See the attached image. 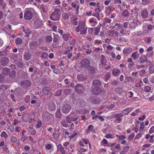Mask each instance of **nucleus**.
Wrapping results in <instances>:
<instances>
[{
	"label": "nucleus",
	"instance_id": "obj_1",
	"mask_svg": "<svg viewBox=\"0 0 154 154\" xmlns=\"http://www.w3.org/2000/svg\"><path fill=\"white\" fill-rule=\"evenodd\" d=\"M86 27L85 22L81 21L79 22L78 26L76 27L75 31L77 32H80L81 35L85 34L87 31V29Z\"/></svg>",
	"mask_w": 154,
	"mask_h": 154
},
{
	"label": "nucleus",
	"instance_id": "obj_2",
	"mask_svg": "<svg viewBox=\"0 0 154 154\" xmlns=\"http://www.w3.org/2000/svg\"><path fill=\"white\" fill-rule=\"evenodd\" d=\"M60 14L58 10L55 11L50 15V17L51 20H57L59 19Z\"/></svg>",
	"mask_w": 154,
	"mask_h": 154
},
{
	"label": "nucleus",
	"instance_id": "obj_3",
	"mask_svg": "<svg viewBox=\"0 0 154 154\" xmlns=\"http://www.w3.org/2000/svg\"><path fill=\"white\" fill-rule=\"evenodd\" d=\"M122 116H123V114L121 113L114 115L113 116V118L116 119L114 121L117 123H120L121 122L122 120L121 117Z\"/></svg>",
	"mask_w": 154,
	"mask_h": 154
},
{
	"label": "nucleus",
	"instance_id": "obj_4",
	"mask_svg": "<svg viewBox=\"0 0 154 154\" xmlns=\"http://www.w3.org/2000/svg\"><path fill=\"white\" fill-rule=\"evenodd\" d=\"M81 64L82 67L84 68H87L89 66L90 62L88 59H85L81 61Z\"/></svg>",
	"mask_w": 154,
	"mask_h": 154
},
{
	"label": "nucleus",
	"instance_id": "obj_5",
	"mask_svg": "<svg viewBox=\"0 0 154 154\" xmlns=\"http://www.w3.org/2000/svg\"><path fill=\"white\" fill-rule=\"evenodd\" d=\"M32 17V12L30 11H27L24 13V17L26 20H30Z\"/></svg>",
	"mask_w": 154,
	"mask_h": 154
},
{
	"label": "nucleus",
	"instance_id": "obj_6",
	"mask_svg": "<svg viewBox=\"0 0 154 154\" xmlns=\"http://www.w3.org/2000/svg\"><path fill=\"white\" fill-rule=\"evenodd\" d=\"M71 109V106L68 104L64 106L62 108L63 112L65 113H67Z\"/></svg>",
	"mask_w": 154,
	"mask_h": 154
},
{
	"label": "nucleus",
	"instance_id": "obj_7",
	"mask_svg": "<svg viewBox=\"0 0 154 154\" xmlns=\"http://www.w3.org/2000/svg\"><path fill=\"white\" fill-rule=\"evenodd\" d=\"M9 61V59L7 57H2L1 60V64L3 66H6Z\"/></svg>",
	"mask_w": 154,
	"mask_h": 154
},
{
	"label": "nucleus",
	"instance_id": "obj_8",
	"mask_svg": "<svg viewBox=\"0 0 154 154\" xmlns=\"http://www.w3.org/2000/svg\"><path fill=\"white\" fill-rule=\"evenodd\" d=\"M75 90L78 93H80L83 89V86L80 84H77L75 88Z\"/></svg>",
	"mask_w": 154,
	"mask_h": 154
},
{
	"label": "nucleus",
	"instance_id": "obj_9",
	"mask_svg": "<svg viewBox=\"0 0 154 154\" xmlns=\"http://www.w3.org/2000/svg\"><path fill=\"white\" fill-rule=\"evenodd\" d=\"M133 108L132 107L127 108L123 110L122 111V114L124 115L128 114L131 112L133 110Z\"/></svg>",
	"mask_w": 154,
	"mask_h": 154
},
{
	"label": "nucleus",
	"instance_id": "obj_10",
	"mask_svg": "<svg viewBox=\"0 0 154 154\" xmlns=\"http://www.w3.org/2000/svg\"><path fill=\"white\" fill-rule=\"evenodd\" d=\"M53 115L48 112H46L44 115V118L45 120H50L52 117Z\"/></svg>",
	"mask_w": 154,
	"mask_h": 154
},
{
	"label": "nucleus",
	"instance_id": "obj_11",
	"mask_svg": "<svg viewBox=\"0 0 154 154\" xmlns=\"http://www.w3.org/2000/svg\"><path fill=\"white\" fill-rule=\"evenodd\" d=\"M77 104L81 107L84 106L85 104V102L83 100H79L77 101Z\"/></svg>",
	"mask_w": 154,
	"mask_h": 154
},
{
	"label": "nucleus",
	"instance_id": "obj_12",
	"mask_svg": "<svg viewBox=\"0 0 154 154\" xmlns=\"http://www.w3.org/2000/svg\"><path fill=\"white\" fill-rule=\"evenodd\" d=\"M51 89L49 87H45L42 89V92L45 95H48L50 92Z\"/></svg>",
	"mask_w": 154,
	"mask_h": 154
},
{
	"label": "nucleus",
	"instance_id": "obj_13",
	"mask_svg": "<svg viewBox=\"0 0 154 154\" xmlns=\"http://www.w3.org/2000/svg\"><path fill=\"white\" fill-rule=\"evenodd\" d=\"M31 54L28 52L25 53L23 55V57L26 60H29L31 59Z\"/></svg>",
	"mask_w": 154,
	"mask_h": 154
},
{
	"label": "nucleus",
	"instance_id": "obj_14",
	"mask_svg": "<svg viewBox=\"0 0 154 154\" xmlns=\"http://www.w3.org/2000/svg\"><path fill=\"white\" fill-rule=\"evenodd\" d=\"M120 73V70L118 69H114L112 70V74L115 76H118Z\"/></svg>",
	"mask_w": 154,
	"mask_h": 154
},
{
	"label": "nucleus",
	"instance_id": "obj_15",
	"mask_svg": "<svg viewBox=\"0 0 154 154\" xmlns=\"http://www.w3.org/2000/svg\"><path fill=\"white\" fill-rule=\"evenodd\" d=\"M21 85L23 87L28 86L30 85V82L29 80L23 81L21 82Z\"/></svg>",
	"mask_w": 154,
	"mask_h": 154
},
{
	"label": "nucleus",
	"instance_id": "obj_16",
	"mask_svg": "<svg viewBox=\"0 0 154 154\" xmlns=\"http://www.w3.org/2000/svg\"><path fill=\"white\" fill-rule=\"evenodd\" d=\"M54 146L51 143H47L45 145V148L46 150H51L53 149Z\"/></svg>",
	"mask_w": 154,
	"mask_h": 154
},
{
	"label": "nucleus",
	"instance_id": "obj_17",
	"mask_svg": "<svg viewBox=\"0 0 154 154\" xmlns=\"http://www.w3.org/2000/svg\"><path fill=\"white\" fill-rule=\"evenodd\" d=\"M135 60L137 59L139 57V55L137 51L133 53L131 56Z\"/></svg>",
	"mask_w": 154,
	"mask_h": 154
},
{
	"label": "nucleus",
	"instance_id": "obj_18",
	"mask_svg": "<svg viewBox=\"0 0 154 154\" xmlns=\"http://www.w3.org/2000/svg\"><path fill=\"white\" fill-rule=\"evenodd\" d=\"M101 89L99 88L96 87L94 88L93 90V93L95 94H98L101 91Z\"/></svg>",
	"mask_w": 154,
	"mask_h": 154
},
{
	"label": "nucleus",
	"instance_id": "obj_19",
	"mask_svg": "<svg viewBox=\"0 0 154 154\" xmlns=\"http://www.w3.org/2000/svg\"><path fill=\"white\" fill-rule=\"evenodd\" d=\"M93 125H90L88 127V129L86 131V133L88 134L92 131H93Z\"/></svg>",
	"mask_w": 154,
	"mask_h": 154
},
{
	"label": "nucleus",
	"instance_id": "obj_20",
	"mask_svg": "<svg viewBox=\"0 0 154 154\" xmlns=\"http://www.w3.org/2000/svg\"><path fill=\"white\" fill-rule=\"evenodd\" d=\"M141 15L144 18H146L147 17L148 13L147 10L146 9L143 11L142 12Z\"/></svg>",
	"mask_w": 154,
	"mask_h": 154
},
{
	"label": "nucleus",
	"instance_id": "obj_21",
	"mask_svg": "<svg viewBox=\"0 0 154 154\" xmlns=\"http://www.w3.org/2000/svg\"><path fill=\"white\" fill-rule=\"evenodd\" d=\"M15 42L17 45H19L22 43V41L20 38H17L15 39Z\"/></svg>",
	"mask_w": 154,
	"mask_h": 154
},
{
	"label": "nucleus",
	"instance_id": "obj_22",
	"mask_svg": "<svg viewBox=\"0 0 154 154\" xmlns=\"http://www.w3.org/2000/svg\"><path fill=\"white\" fill-rule=\"evenodd\" d=\"M61 125L64 127H67L68 126V124L66 123V120L64 119H63L61 122Z\"/></svg>",
	"mask_w": 154,
	"mask_h": 154
},
{
	"label": "nucleus",
	"instance_id": "obj_23",
	"mask_svg": "<svg viewBox=\"0 0 154 154\" xmlns=\"http://www.w3.org/2000/svg\"><path fill=\"white\" fill-rule=\"evenodd\" d=\"M17 66L20 67H21L23 66V61L21 59H20L18 60L17 63Z\"/></svg>",
	"mask_w": 154,
	"mask_h": 154
},
{
	"label": "nucleus",
	"instance_id": "obj_24",
	"mask_svg": "<svg viewBox=\"0 0 154 154\" xmlns=\"http://www.w3.org/2000/svg\"><path fill=\"white\" fill-rule=\"evenodd\" d=\"M9 71V69L7 67H4L3 69L2 72L5 75L8 74Z\"/></svg>",
	"mask_w": 154,
	"mask_h": 154
},
{
	"label": "nucleus",
	"instance_id": "obj_25",
	"mask_svg": "<svg viewBox=\"0 0 154 154\" xmlns=\"http://www.w3.org/2000/svg\"><path fill=\"white\" fill-rule=\"evenodd\" d=\"M144 127L145 125H144V122H141L140 124L139 131L141 132H142Z\"/></svg>",
	"mask_w": 154,
	"mask_h": 154
},
{
	"label": "nucleus",
	"instance_id": "obj_26",
	"mask_svg": "<svg viewBox=\"0 0 154 154\" xmlns=\"http://www.w3.org/2000/svg\"><path fill=\"white\" fill-rule=\"evenodd\" d=\"M58 149L62 154H65V151L64 150V148L62 146H60V147L59 146L57 147Z\"/></svg>",
	"mask_w": 154,
	"mask_h": 154
},
{
	"label": "nucleus",
	"instance_id": "obj_27",
	"mask_svg": "<svg viewBox=\"0 0 154 154\" xmlns=\"http://www.w3.org/2000/svg\"><path fill=\"white\" fill-rule=\"evenodd\" d=\"M144 89L145 92H148L150 91L151 88L149 86H146L144 87Z\"/></svg>",
	"mask_w": 154,
	"mask_h": 154
},
{
	"label": "nucleus",
	"instance_id": "obj_28",
	"mask_svg": "<svg viewBox=\"0 0 154 154\" xmlns=\"http://www.w3.org/2000/svg\"><path fill=\"white\" fill-rule=\"evenodd\" d=\"M132 51V49L131 48H128L125 50L124 51V54H128L130 52Z\"/></svg>",
	"mask_w": 154,
	"mask_h": 154
},
{
	"label": "nucleus",
	"instance_id": "obj_29",
	"mask_svg": "<svg viewBox=\"0 0 154 154\" xmlns=\"http://www.w3.org/2000/svg\"><path fill=\"white\" fill-rule=\"evenodd\" d=\"M93 84L94 86H98L100 84V82L98 80H95L93 81Z\"/></svg>",
	"mask_w": 154,
	"mask_h": 154
},
{
	"label": "nucleus",
	"instance_id": "obj_30",
	"mask_svg": "<svg viewBox=\"0 0 154 154\" xmlns=\"http://www.w3.org/2000/svg\"><path fill=\"white\" fill-rule=\"evenodd\" d=\"M37 43L35 42H33L29 44V46L31 48H33L37 45Z\"/></svg>",
	"mask_w": 154,
	"mask_h": 154
},
{
	"label": "nucleus",
	"instance_id": "obj_31",
	"mask_svg": "<svg viewBox=\"0 0 154 154\" xmlns=\"http://www.w3.org/2000/svg\"><path fill=\"white\" fill-rule=\"evenodd\" d=\"M101 143L103 144L104 145L106 146H108L109 145L107 140L105 139H103Z\"/></svg>",
	"mask_w": 154,
	"mask_h": 154
},
{
	"label": "nucleus",
	"instance_id": "obj_32",
	"mask_svg": "<svg viewBox=\"0 0 154 154\" xmlns=\"http://www.w3.org/2000/svg\"><path fill=\"white\" fill-rule=\"evenodd\" d=\"M55 115L57 118H60L61 116V112L60 110H58L56 112Z\"/></svg>",
	"mask_w": 154,
	"mask_h": 154
},
{
	"label": "nucleus",
	"instance_id": "obj_33",
	"mask_svg": "<svg viewBox=\"0 0 154 154\" xmlns=\"http://www.w3.org/2000/svg\"><path fill=\"white\" fill-rule=\"evenodd\" d=\"M45 40L47 42H50L52 41V38L51 36L48 35L46 37Z\"/></svg>",
	"mask_w": 154,
	"mask_h": 154
},
{
	"label": "nucleus",
	"instance_id": "obj_34",
	"mask_svg": "<svg viewBox=\"0 0 154 154\" xmlns=\"http://www.w3.org/2000/svg\"><path fill=\"white\" fill-rule=\"evenodd\" d=\"M15 74L16 72L13 70H12L10 72L9 76L11 78H14L15 77Z\"/></svg>",
	"mask_w": 154,
	"mask_h": 154
},
{
	"label": "nucleus",
	"instance_id": "obj_35",
	"mask_svg": "<svg viewBox=\"0 0 154 154\" xmlns=\"http://www.w3.org/2000/svg\"><path fill=\"white\" fill-rule=\"evenodd\" d=\"M1 136L2 137L6 138L8 137V135L5 131H3L1 134Z\"/></svg>",
	"mask_w": 154,
	"mask_h": 154
},
{
	"label": "nucleus",
	"instance_id": "obj_36",
	"mask_svg": "<svg viewBox=\"0 0 154 154\" xmlns=\"http://www.w3.org/2000/svg\"><path fill=\"white\" fill-rule=\"evenodd\" d=\"M100 29V27L98 26L95 28V32H94V34L95 35H97Z\"/></svg>",
	"mask_w": 154,
	"mask_h": 154
},
{
	"label": "nucleus",
	"instance_id": "obj_37",
	"mask_svg": "<svg viewBox=\"0 0 154 154\" xmlns=\"http://www.w3.org/2000/svg\"><path fill=\"white\" fill-rule=\"evenodd\" d=\"M78 79L80 81H83L85 80V78H83V75H79L77 77Z\"/></svg>",
	"mask_w": 154,
	"mask_h": 154
},
{
	"label": "nucleus",
	"instance_id": "obj_38",
	"mask_svg": "<svg viewBox=\"0 0 154 154\" xmlns=\"http://www.w3.org/2000/svg\"><path fill=\"white\" fill-rule=\"evenodd\" d=\"M129 15V13L127 10H125L122 12V15L124 16H127Z\"/></svg>",
	"mask_w": 154,
	"mask_h": 154
},
{
	"label": "nucleus",
	"instance_id": "obj_39",
	"mask_svg": "<svg viewBox=\"0 0 154 154\" xmlns=\"http://www.w3.org/2000/svg\"><path fill=\"white\" fill-rule=\"evenodd\" d=\"M69 36V34L68 33L64 34L63 36V38L66 41L68 39Z\"/></svg>",
	"mask_w": 154,
	"mask_h": 154
},
{
	"label": "nucleus",
	"instance_id": "obj_40",
	"mask_svg": "<svg viewBox=\"0 0 154 154\" xmlns=\"http://www.w3.org/2000/svg\"><path fill=\"white\" fill-rule=\"evenodd\" d=\"M11 140L12 143H15L17 142V140L16 137L14 136H12L11 137Z\"/></svg>",
	"mask_w": 154,
	"mask_h": 154
},
{
	"label": "nucleus",
	"instance_id": "obj_41",
	"mask_svg": "<svg viewBox=\"0 0 154 154\" xmlns=\"http://www.w3.org/2000/svg\"><path fill=\"white\" fill-rule=\"evenodd\" d=\"M138 10L137 8H135L134 10L131 9V12L132 13V14H135L136 15H137V12H138Z\"/></svg>",
	"mask_w": 154,
	"mask_h": 154
},
{
	"label": "nucleus",
	"instance_id": "obj_42",
	"mask_svg": "<svg viewBox=\"0 0 154 154\" xmlns=\"http://www.w3.org/2000/svg\"><path fill=\"white\" fill-rule=\"evenodd\" d=\"M139 112V109H137L135 111L132 112L131 113V115L133 116H137Z\"/></svg>",
	"mask_w": 154,
	"mask_h": 154
},
{
	"label": "nucleus",
	"instance_id": "obj_43",
	"mask_svg": "<svg viewBox=\"0 0 154 154\" xmlns=\"http://www.w3.org/2000/svg\"><path fill=\"white\" fill-rule=\"evenodd\" d=\"M66 121L67 123H70L72 121V118L68 116H67L66 117Z\"/></svg>",
	"mask_w": 154,
	"mask_h": 154
},
{
	"label": "nucleus",
	"instance_id": "obj_44",
	"mask_svg": "<svg viewBox=\"0 0 154 154\" xmlns=\"http://www.w3.org/2000/svg\"><path fill=\"white\" fill-rule=\"evenodd\" d=\"M8 128L9 129L11 132H13L14 131V127L12 125H9L8 127Z\"/></svg>",
	"mask_w": 154,
	"mask_h": 154
},
{
	"label": "nucleus",
	"instance_id": "obj_45",
	"mask_svg": "<svg viewBox=\"0 0 154 154\" xmlns=\"http://www.w3.org/2000/svg\"><path fill=\"white\" fill-rule=\"evenodd\" d=\"M129 149L130 147L128 145L125 146L123 147V150H124L126 152L129 150Z\"/></svg>",
	"mask_w": 154,
	"mask_h": 154
},
{
	"label": "nucleus",
	"instance_id": "obj_46",
	"mask_svg": "<svg viewBox=\"0 0 154 154\" xmlns=\"http://www.w3.org/2000/svg\"><path fill=\"white\" fill-rule=\"evenodd\" d=\"M135 136L134 133H132L129 136L128 138L129 140H131L133 139Z\"/></svg>",
	"mask_w": 154,
	"mask_h": 154
},
{
	"label": "nucleus",
	"instance_id": "obj_47",
	"mask_svg": "<svg viewBox=\"0 0 154 154\" xmlns=\"http://www.w3.org/2000/svg\"><path fill=\"white\" fill-rule=\"evenodd\" d=\"M42 122L41 121H39L38 122V124L36 126V128H39L42 125Z\"/></svg>",
	"mask_w": 154,
	"mask_h": 154
},
{
	"label": "nucleus",
	"instance_id": "obj_48",
	"mask_svg": "<svg viewBox=\"0 0 154 154\" xmlns=\"http://www.w3.org/2000/svg\"><path fill=\"white\" fill-rule=\"evenodd\" d=\"M48 55V53L46 52L43 53L42 54L41 56V57L43 58H46Z\"/></svg>",
	"mask_w": 154,
	"mask_h": 154
},
{
	"label": "nucleus",
	"instance_id": "obj_49",
	"mask_svg": "<svg viewBox=\"0 0 154 154\" xmlns=\"http://www.w3.org/2000/svg\"><path fill=\"white\" fill-rule=\"evenodd\" d=\"M61 92V90H58L55 93V95L56 96H59L60 95Z\"/></svg>",
	"mask_w": 154,
	"mask_h": 154
},
{
	"label": "nucleus",
	"instance_id": "obj_50",
	"mask_svg": "<svg viewBox=\"0 0 154 154\" xmlns=\"http://www.w3.org/2000/svg\"><path fill=\"white\" fill-rule=\"evenodd\" d=\"M69 127V130L71 131H72L74 128V124L73 123H72L70 125Z\"/></svg>",
	"mask_w": 154,
	"mask_h": 154
},
{
	"label": "nucleus",
	"instance_id": "obj_51",
	"mask_svg": "<svg viewBox=\"0 0 154 154\" xmlns=\"http://www.w3.org/2000/svg\"><path fill=\"white\" fill-rule=\"evenodd\" d=\"M142 134L140 133L138 134L135 137V139L137 140L141 138L142 137Z\"/></svg>",
	"mask_w": 154,
	"mask_h": 154
},
{
	"label": "nucleus",
	"instance_id": "obj_52",
	"mask_svg": "<svg viewBox=\"0 0 154 154\" xmlns=\"http://www.w3.org/2000/svg\"><path fill=\"white\" fill-rule=\"evenodd\" d=\"M7 88V86L5 85H2L0 87V89L2 90H4L6 89Z\"/></svg>",
	"mask_w": 154,
	"mask_h": 154
},
{
	"label": "nucleus",
	"instance_id": "obj_53",
	"mask_svg": "<svg viewBox=\"0 0 154 154\" xmlns=\"http://www.w3.org/2000/svg\"><path fill=\"white\" fill-rule=\"evenodd\" d=\"M105 137L107 139H110L113 138L112 136L110 134H106Z\"/></svg>",
	"mask_w": 154,
	"mask_h": 154
},
{
	"label": "nucleus",
	"instance_id": "obj_54",
	"mask_svg": "<svg viewBox=\"0 0 154 154\" xmlns=\"http://www.w3.org/2000/svg\"><path fill=\"white\" fill-rule=\"evenodd\" d=\"M92 15L94 16H95L97 17L98 20H99L100 18L99 14L96 12V13H93L92 14Z\"/></svg>",
	"mask_w": 154,
	"mask_h": 154
},
{
	"label": "nucleus",
	"instance_id": "obj_55",
	"mask_svg": "<svg viewBox=\"0 0 154 154\" xmlns=\"http://www.w3.org/2000/svg\"><path fill=\"white\" fill-rule=\"evenodd\" d=\"M64 91L66 95H68V94L69 93L70 90L69 89H65Z\"/></svg>",
	"mask_w": 154,
	"mask_h": 154
},
{
	"label": "nucleus",
	"instance_id": "obj_56",
	"mask_svg": "<svg viewBox=\"0 0 154 154\" xmlns=\"http://www.w3.org/2000/svg\"><path fill=\"white\" fill-rule=\"evenodd\" d=\"M145 118H146L145 116L143 115L142 117H139L138 118V119L139 120L142 121H143V120H144V119H145Z\"/></svg>",
	"mask_w": 154,
	"mask_h": 154
},
{
	"label": "nucleus",
	"instance_id": "obj_57",
	"mask_svg": "<svg viewBox=\"0 0 154 154\" xmlns=\"http://www.w3.org/2000/svg\"><path fill=\"white\" fill-rule=\"evenodd\" d=\"M153 132H154V126H152L149 131V133L150 134H152Z\"/></svg>",
	"mask_w": 154,
	"mask_h": 154
},
{
	"label": "nucleus",
	"instance_id": "obj_58",
	"mask_svg": "<svg viewBox=\"0 0 154 154\" xmlns=\"http://www.w3.org/2000/svg\"><path fill=\"white\" fill-rule=\"evenodd\" d=\"M115 106L113 104H111L110 105H108L106 106V107L108 109H112Z\"/></svg>",
	"mask_w": 154,
	"mask_h": 154
},
{
	"label": "nucleus",
	"instance_id": "obj_59",
	"mask_svg": "<svg viewBox=\"0 0 154 154\" xmlns=\"http://www.w3.org/2000/svg\"><path fill=\"white\" fill-rule=\"evenodd\" d=\"M126 5V4L125 3H123L122 5L120 7L121 10H122V9H124L125 8Z\"/></svg>",
	"mask_w": 154,
	"mask_h": 154
},
{
	"label": "nucleus",
	"instance_id": "obj_60",
	"mask_svg": "<svg viewBox=\"0 0 154 154\" xmlns=\"http://www.w3.org/2000/svg\"><path fill=\"white\" fill-rule=\"evenodd\" d=\"M29 138L30 141L33 143H35V141L34 140L32 137L31 136H29Z\"/></svg>",
	"mask_w": 154,
	"mask_h": 154
},
{
	"label": "nucleus",
	"instance_id": "obj_61",
	"mask_svg": "<svg viewBox=\"0 0 154 154\" xmlns=\"http://www.w3.org/2000/svg\"><path fill=\"white\" fill-rule=\"evenodd\" d=\"M78 19V18H76L73 21V23L75 25L78 24V21L76 20Z\"/></svg>",
	"mask_w": 154,
	"mask_h": 154
},
{
	"label": "nucleus",
	"instance_id": "obj_62",
	"mask_svg": "<svg viewBox=\"0 0 154 154\" xmlns=\"http://www.w3.org/2000/svg\"><path fill=\"white\" fill-rule=\"evenodd\" d=\"M24 149L28 151L30 149V147L29 146L26 145L24 147Z\"/></svg>",
	"mask_w": 154,
	"mask_h": 154
},
{
	"label": "nucleus",
	"instance_id": "obj_63",
	"mask_svg": "<svg viewBox=\"0 0 154 154\" xmlns=\"http://www.w3.org/2000/svg\"><path fill=\"white\" fill-rule=\"evenodd\" d=\"M107 49L108 50H111L113 48V47L111 45H108L107 46Z\"/></svg>",
	"mask_w": 154,
	"mask_h": 154
},
{
	"label": "nucleus",
	"instance_id": "obj_64",
	"mask_svg": "<svg viewBox=\"0 0 154 154\" xmlns=\"http://www.w3.org/2000/svg\"><path fill=\"white\" fill-rule=\"evenodd\" d=\"M95 12L100 14L99 13L100 11V10L99 8H97L95 10Z\"/></svg>",
	"mask_w": 154,
	"mask_h": 154
}]
</instances>
